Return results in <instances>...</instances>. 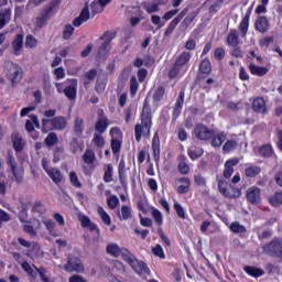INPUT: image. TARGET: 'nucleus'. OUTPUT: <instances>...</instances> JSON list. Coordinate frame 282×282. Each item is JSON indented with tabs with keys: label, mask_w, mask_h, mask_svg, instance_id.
<instances>
[{
	"label": "nucleus",
	"mask_w": 282,
	"mask_h": 282,
	"mask_svg": "<svg viewBox=\"0 0 282 282\" xmlns=\"http://www.w3.org/2000/svg\"><path fill=\"white\" fill-rule=\"evenodd\" d=\"M160 6H162V3L158 1L143 2V8L148 14H155V12H160Z\"/></svg>",
	"instance_id": "25"
},
{
	"label": "nucleus",
	"mask_w": 282,
	"mask_h": 282,
	"mask_svg": "<svg viewBox=\"0 0 282 282\" xmlns=\"http://www.w3.org/2000/svg\"><path fill=\"white\" fill-rule=\"evenodd\" d=\"M230 230L231 232L243 235V232H246V227H243V225H240L239 223H234L230 225Z\"/></svg>",
	"instance_id": "58"
},
{
	"label": "nucleus",
	"mask_w": 282,
	"mask_h": 282,
	"mask_svg": "<svg viewBox=\"0 0 282 282\" xmlns=\"http://www.w3.org/2000/svg\"><path fill=\"white\" fill-rule=\"evenodd\" d=\"M110 50H111V41L104 42L97 53L98 58H105V56L109 54Z\"/></svg>",
	"instance_id": "32"
},
{
	"label": "nucleus",
	"mask_w": 282,
	"mask_h": 282,
	"mask_svg": "<svg viewBox=\"0 0 282 282\" xmlns=\"http://www.w3.org/2000/svg\"><path fill=\"white\" fill-rule=\"evenodd\" d=\"M237 164H239V159L237 158L229 159L225 162V170L223 172V177H225V180H230V177H232V173H235V166H237Z\"/></svg>",
	"instance_id": "12"
},
{
	"label": "nucleus",
	"mask_w": 282,
	"mask_h": 282,
	"mask_svg": "<svg viewBox=\"0 0 282 282\" xmlns=\"http://www.w3.org/2000/svg\"><path fill=\"white\" fill-rule=\"evenodd\" d=\"M138 79L135 78V76H132L130 78V94L131 96H135L138 94Z\"/></svg>",
	"instance_id": "60"
},
{
	"label": "nucleus",
	"mask_w": 282,
	"mask_h": 282,
	"mask_svg": "<svg viewBox=\"0 0 282 282\" xmlns=\"http://www.w3.org/2000/svg\"><path fill=\"white\" fill-rule=\"evenodd\" d=\"M227 45L229 47H237L239 45V31L232 29L227 35Z\"/></svg>",
	"instance_id": "18"
},
{
	"label": "nucleus",
	"mask_w": 282,
	"mask_h": 282,
	"mask_svg": "<svg viewBox=\"0 0 282 282\" xmlns=\"http://www.w3.org/2000/svg\"><path fill=\"white\" fill-rule=\"evenodd\" d=\"M184 96H185L184 90H181L174 107L175 116H180V113H182V107H184Z\"/></svg>",
	"instance_id": "31"
},
{
	"label": "nucleus",
	"mask_w": 282,
	"mask_h": 282,
	"mask_svg": "<svg viewBox=\"0 0 282 282\" xmlns=\"http://www.w3.org/2000/svg\"><path fill=\"white\" fill-rule=\"evenodd\" d=\"M68 177L72 186H74L75 188H83V183H80V180L78 178V174H76V172H69Z\"/></svg>",
	"instance_id": "41"
},
{
	"label": "nucleus",
	"mask_w": 282,
	"mask_h": 282,
	"mask_svg": "<svg viewBox=\"0 0 282 282\" xmlns=\"http://www.w3.org/2000/svg\"><path fill=\"white\" fill-rule=\"evenodd\" d=\"M10 19H12V10L4 9L0 12V30H3L10 23Z\"/></svg>",
	"instance_id": "20"
},
{
	"label": "nucleus",
	"mask_w": 282,
	"mask_h": 282,
	"mask_svg": "<svg viewBox=\"0 0 282 282\" xmlns=\"http://www.w3.org/2000/svg\"><path fill=\"white\" fill-rule=\"evenodd\" d=\"M254 30H257V32H260V34H265V32L270 30V21L268 20V18L263 15L259 17L254 22Z\"/></svg>",
	"instance_id": "13"
},
{
	"label": "nucleus",
	"mask_w": 282,
	"mask_h": 282,
	"mask_svg": "<svg viewBox=\"0 0 282 282\" xmlns=\"http://www.w3.org/2000/svg\"><path fill=\"white\" fill-rule=\"evenodd\" d=\"M111 140H121L122 141V130L118 127H113L110 129Z\"/></svg>",
	"instance_id": "56"
},
{
	"label": "nucleus",
	"mask_w": 282,
	"mask_h": 282,
	"mask_svg": "<svg viewBox=\"0 0 282 282\" xmlns=\"http://www.w3.org/2000/svg\"><path fill=\"white\" fill-rule=\"evenodd\" d=\"M184 17H186V11H182L176 18H174V21L170 22V24L167 25L164 35L171 36V34H173V31L177 28V25H180V22L182 21V19H184Z\"/></svg>",
	"instance_id": "15"
},
{
	"label": "nucleus",
	"mask_w": 282,
	"mask_h": 282,
	"mask_svg": "<svg viewBox=\"0 0 282 282\" xmlns=\"http://www.w3.org/2000/svg\"><path fill=\"white\" fill-rule=\"evenodd\" d=\"M34 269L36 270L39 276H40V281L42 282H56L54 280V278H52V275H50V272L47 271V269L41 267V268H36L34 267Z\"/></svg>",
	"instance_id": "22"
},
{
	"label": "nucleus",
	"mask_w": 282,
	"mask_h": 282,
	"mask_svg": "<svg viewBox=\"0 0 282 282\" xmlns=\"http://www.w3.org/2000/svg\"><path fill=\"white\" fill-rule=\"evenodd\" d=\"M20 204L22 206V210H24V213H28V209L32 205V197H30V196L21 197L20 198Z\"/></svg>",
	"instance_id": "53"
},
{
	"label": "nucleus",
	"mask_w": 282,
	"mask_h": 282,
	"mask_svg": "<svg viewBox=\"0 0 282 282\" xmlns=\"http://www.w3.org/2000/svg\"><path fill=\"white\" fill-rule=\"evenodd\" d=\"M58 143V137L56 135V133L51 132L46 139H45V144L47 147H54V144Z\"/></svg>",
	"instance_id": "55"
},
{
	"label": "nucleus",
	"mask_w": 282,
	"mask_h": 282,
	"mask_svg": "<svg viewBox=\"0 0 282 282\" xmlns=\"http://www.w3.org/2000/svg\"><path fill=\"white\" fill-rule=\"evenodd\" d=\"M253 111H257V113H265L267 107H265V99L258 97L253 100L252 104Z\"/></svg>",
	"instance_id": "24"
},
{
	"label": "nucleus",
	"mask_w": 282,
	"mask_h": 282,
	"mask_svg": "<svg viewBox=\"0 0 282 282\" xmlns=\"http://www.w3.org/2000/svg\"><path fill=\"white\" fill-rule=\"evenodd\" d=\"M7 67H8L7 76L9 80H11L13 85L14 83H19V80H21V77H22L21 67H19V65L14 63H8Z\"/></svg>",
	"instance_id": "10"
},
{
	"label": "nucleus",
	"mask_w": 282,
	"mask_h": 282,
	"mask_svg": "<svg viewBox=\"0 0 282 282\" xmlns=\"http://www.w3.org/2000/svg\"><path fill=\"white\" fill-rule=\"evenodd\" d=\"M46 173L55 184H61V182H63V173L61 170L51 167Z\"/></svg>",
	"instance_id": "19"
},
{
	"label": "nucleus",
	"mask_w": 282,
	"mask_h": 282,
	"mask_svg": "<svg viewBox=\"0 0 282 282\" xmlns=\"http://www.w3.org/2000/svg\"><path fill=\"white\" fill-rule=\"evenodd\" d=\"M22 270H24V272H26V274H29V276H31L32 279H36V272H34V270L32 269V265H30V263L23 262Z\"/></svg>",
	"instance_id": "61"
},
{
	"label": "nucleus",
	"mask_w": 282,
	"mask_h": 282,
	"mask_svg": "<svg viewBox=\"0 0 282 282\" xmlns=\"http://www.w3.org/2000/svg\"><path fill=\"white\" fill-rule=\"evenodd\" d=\"M83 159L86 164H94L96 162V153L93 150H86Z\"/></svg>",
	"instance_id": "43"
},
{
	"label": "nucleus",
	"mask_w": 282,
	"mask_h": 282,
	"mask_svg": "<svg viewBox=\"0 0 282 282\" xmlns=\"http://www.w3.org/2000/svg\"><path fill=\"white\" fill-rule=\"evenodd\" d=\"M178 184L177 193H180V195H185L191 191V178L181 177L178 178Z\"/></svg>",
	"instance_id": "17"
},
{
	"label": "nucleus",
	"mask_w": 282,
	"mask_h": 282,
	"mask_svg": "<svg viewBox=\"0 0 282 282\" xmlns=\"http://www.w3.org/2000/svg\"><path fill=\"white\" fill-rule=\"evenodd\" d=\"M120 149H122V140H111L112 153H120Z\"/></svg>",
	"instance_id": "63"
},
{
	"label": "nucleus",
	"mask_w": 282,
	"mask_h": 282,
	"mask_svg": "<svg viewBox=\"0 0 282 282\" xmlns=\"http://www.w3.org/2000/svg\"><path fill=\"white\" fill-rule=\"evenodd\" d=\"M133 217V214L131 213V207L129 206H122L121 210L119 213V219L122 221H127V219H131Z\"/></svg>",
	"instance_id": "38"
},
{
	"label": "nucleus",
	"mask_w": 282,
	"mask_h": 282,
	"mask_svg": "<svg viewBox=\"0 0 282 282\" xmlns=\"http://www.w3.org/2000/svg\"><path fill=\"white\" fill-rule=\"evenodd\" d=\"M142 118H149L151 120V105L149 104V99L144 100Z\"/></svg>",
	"instance_id": "59"
},
{
	"label": "nucleus",
	"mask_w": 282,
	"mask_h": 282,
	"mask_svg": "<svg viewBox=\"0 0 282 282\" xmlns=\"http://www.w3.org/2000/svg\"><path fill=\"white\" fill-rule=\"evenodd\" d=\"M249 69L251 72V74H253V76H265V74H268V72H270V69H268V67L257 66L254 64H250Z\"/></svg>",
	"instance_id": "29"
},
{
	"label": "nucleus",
	"mask_w": 282,
	"mask_h": 282,
	"mask_svg": "<svg viewBox=\"0 0 282 282\" xmlns=\"http://www.w3.org/2000/svg\"><path fill=\"white\" fill-rule=\"evenodd\" d=\"M91 142L97 147V149H102V147H105V137L100 133H95Z\"/></svg>",
	"instance_id": "44"
},
{
	"label": "nucleus",
	"mask_w": 282,
	"mask_h": 282,
	"mask_svg": "<svg viewBox=\"0 0 282 282\" xmlns=\"http://www.w3.org/2000/svg\"><path fill=\"white\" fill-rule=\"evenodd\" d=\"M108 254H111V257H122L123 261H127L128 264L132 268V270L137 274H151V270L147 264L138 259H135V256L131 253L128 249H120V247L116 243H110L107 247Z\"/></svg>",
	"instance_id": "1"
},
{
	"label": "nucleus",
	"mask_w": 282,
	"mask_h": 282,
	"mask_svg": "<svg viewBox=\"0 0 282 282\" xmlns=\"http://www.w3.org/2000/svg\"><path fill=\"white\" fill-rule=\"evenodd\" d=\"M152 121L150 118H141V123L134 127V138L137 142H140L143 138H149L151 135Z\"/></svg>",
	"instance_id": "4"
},
{
	"label": "nucleus",
	"mask_w": 282,
	"mask_h": 282,
	"mask_svg": "<svg viewBox=\"0 0 282 282\" xmlns=\"http://www.w3.org/2000/svg\"><path fill=\"white\" fill-rule=\"evenodd\" d=\"M226 142V134L219 133L212 139V147L219 148Z\"/></svg>",
	"instance_id": "42"
},
{
	"label": "nucleus",
	"mask_w": 282,
	"mask_h": 282,
	"mask_svg": "<svg viewBox=\"0 0 282 282\" xmlns=\"http://www.w3.org/2000/svg\"><path fill=\"white\" fill-rule=\"evenodd\" d=\"M104 182L109 184L113 182V165L107 164L105 167Z\"/></svg>",
	"instance_id": "35"
},
{
	"label": "nucleus",
	"mask_w": 282,
	"mask_h": 282,
	"mask_svg": "<svg viewBox=\"0 0 282 282\" xmlns=\"http://www.w3.org/2000/svg\"><path fill=\"white\" fill-rule=\"evenodd\" d=\"M84 147L85 145L83 144V142H79L76 138H74L69 143V149L72 153H78V151L83 153Z\"/></svg>",
	"instance_id": "36"
},
{
	"label": "nucleus",
	"mask_w": 282,
	"mask_h": 282,
	"mask_svg": "<svg viewBox=\"0 0 282 282\" xmlns=\"http://www.w3.org/2000/svg\"><path fill=\"white\" fill-rule=\"evenodd\" d=\"M36 45H39V40H36V37H34L33 35H26L25 47L28 50H34V47H36Z\"/></svg>",
	"instance_id": "50"
},
{
	"label": "nucleus",
	"mask_w": 282,
	"mask_h": 282,
	"mask_svg": "<svg viewBox=\"0 0 282 282\" xmlns=\"http://www.w3.org/2000/svg\"><path fill=\"white\" fill-rule=\"evenodd\" d=\"M269 202L271 206H274V208H279V206H282V192H276L273 194L270 198Z\"/></svg>",
	"instance_id": "37"
},
{
	"label": "nucleus",
	"mask_w": 282,
	"mask_h": 282,
	"mask_svg": "<svg viewBox=\"0 0 282 282\" xmlns=\"http://www.w3.org/2000/svg\"><path fill=\"white\" fill-rule=\"evenodd\" d=\"M97 213L102 224H105L106 226H111V216H109V214L105 210V208L98 207Z\"/></svg>",
	"instance_id": "34"
},
{
	"label": "nucleus",
	"mask_w": 282,
	"mask_h": 282,
	"mask_svg": "<svg viewBox=\"0 0 282 282\" xmlns=\"http://www.w3.org/2000/svg\"><path fill=\"white\" fill-rule=\"evenodd\" d=\"M106 88H107V78H98L97 85H96L97 94H102V91H105Z\"/></svg>",
	"instance_id": "57"
},
{
	"label": "nucleus",
	"mask_w": 282,
	"mask_h": 282,
	"mask_svg": "<svg viewBox=\"0 0 282 282\" xmlns=\"http://www.w3.org/2000/svg\"><path fill=\"white\" fill-rule=\"evenodd\" d=\"M243 270L247 274H249V276H254V279H257L259 276H263V274H265V271H263L262 269H259L257 267L246 265L243 268Z\"/></svg>",
	"instance_id": "28"
},
{
	"label": "nucleus",
	"mask_w": 282,
	"mask_h": 282,
	"mask_svg": "<svg viewBox=\"0 0 282 282\" xmlns=\"http://www.w3.org/2000/svg\"><path fill=\"white\" fill-rule=\"evenodd\" d=\"M259 153L262 158H270L272 156V153H274V149H272L271 144H264L260 148Z\"/></svg>",
	"instance_id": "45"
},
{
	"label": "nucleus",
	"mask_w": 282,
	"mask_h": 282,
	"mask_svg": "<svg viewBox=\"0 0 282 282\" xmlns=\"http://www.w3.org/2000/svg\"><path fill=\"white\" fill-rule=\"evenodd\" d=\"M13 149L17 153H21L25 149V140L19 133L12 134Z\"/></svg>",
	"instance_id": "16"
},
{
	"label": "nucleus",
	"mask_w": 282,
	"mask_h": 282,
	"mask_svg": "<svg viewBox=\"0 0 282 282\" xmlns=\"http://www.w3.org/2000/svg\"><path fill=\"white\" fill-rule=\"evenodd\" d=\"M261 173V167L259 166H249L245 170L247 177H257Z\"/></svg>",
	"instance_id": "48"
},
{
	"label": "nucleus",
	"mask_w": 282,
	"mask_h": 282,
	"mask_svg": "<svg viewBox=\"0 0 282 282\" xmlns=\"http://www.w3.org/2000/svg\"><path fill=\"white\" fill-rule=\"evenodd\" d=\"M65 272H77V274H85V264L83 260L72 254H68L67 262L64 267H62Z\"/></svg>",
	"instance_id": "5"
},
{
	"label": "nucleus",
	"mask_w": 282,
	"mask_h": 282,
	"mask_svg": "<svg viewBox=\"0 0 282 282\" xmlns=\"http://www.w3.org/2000/svg\"><path fill=\"white\" fill-rule=\"evenodd\" d=\"M74 129H75L76 135H83V131H85V121L80 118H77L75 120Z\"/></svg>",
	"instance_id": "47"
},
{
	"label": "nucleus",
	"mask_w": 282,
	"mask_h": 282,
	"mask_svg": "<svg viewBox=\"0 0 282 282\" xmlns=\"http://www.w3.org/2000/svg\"><path fill=\"white\" fill-rule=\"evenodd\" d=\"M247 199L250 204H261V189L257 186L249 187L246 192Z\"/></svg>",
	"instance_id": "11"
},
{
	"label": "nucleus",
	"mask_w": 282,
	"mask_h": 282,
	"mask_svg": "<svg viewBox=\"0 0 282 282\" xmlns=\"http://www.w3.org/2000/svg\"><path fill=\"white\" fill-rule=\"evenodd\" d=\"M90 12L93 17H96V14H100L101 12H105V8L102 4L98 1H93L90 3Z\"/></svg>",
	"instance_id": "40"
},
{
	"label": "nucleus",
	"mask_w": 282,
	"mask_h": 282,
	"mask_svg": "<svg viewBox=\"0 0 282 282\" xmlns=\"http://www.w3.org/2000/svg\"><path fill=\"white\" fill-rule=\"evenodd\" d=\"M152 217L159 226H162L164 224V215L159 209H152Z\"/></svg>",
	"instance_id": "51"
},
{
	"label": "nucleus",
	"mask_w": 282,
	"mask_h": 282,
	"mask_svg": "<svg viewBox=\"0 0 282 282\" xmlns=\"http://www.w3.org/2000/svg\"><path fill=\"white\" fill-rule=\"evenodd\" d=\"M65 85L66 86L63 87L61 83L55 84L57 93L64 94L68 100H74L78 91V79H68L65 82Z\"/></svg>",
	"instance_id": "3"
},
{
	"label": "nucleus",
	"mask_w": 282,
	"mask_h": 282,
	"mask_svg": "<svg viewBox=\"0 0 282 282\" xmlns=\"http://www.w3.org/2000/svg\"><path fill=\"white\" fill-rule=\"evenodd\" d=\"M218 191L224 197H228L229 199L241 197V189L228 184L226 181L218 182Z\"/></svg>",
	"instance_id": "6"
},
{
	"label": "nucleus",
	"mask_w": 282,
	"mask_h": 282,
	"mask_svg": "<svg viewBox=\"0 0 282 282\" xmlns=\"http://www.w3.org/2000/svg\"><path fill=\"white\" fill-rule=\"evenodd\" d=\"M79 221L82 224V228H88V230H91V231L98 230V226L94 224L91 219H89V217L86 215H80Z\"/></svg>",
	"instance_id": "23"
},
{
	"label": "nucleus",
	"mask_w": 282,
	"mask_h": 282,
	"mask_svg": "<svg viewBox=\"0 0 282 282\" xmlns=\"http://www.w3.org/2000/svg\"><path fill=\"white\" fill-rule=\"evenodd\" d=\"M107 122V117L99 118L95 124L96 131H98V133H105V131H107V128L109 127V123Z\"/></svg>",
	"instance_id": "30"
},
{
	"label": "nucleus",
	"mask_w": 282,
	"mask_h": 282,
	"mask_svg": "<svg viewBox=\"0 0 282 282\" xmlns=\"http://www.w3.org/2000/svg\"><path fill=\"white\" fill-rule=\"evenodd\" d=\"M215 135V132L206 127L204 123H198L194 127V138L196 140H200L202 142H206L210 140Z\"/></svg>",
	"instance_id": "8"
},
{
	"label": "nucleus",
	"mask_w": 282,
	"mask_h": 282,
	"mask_svg": "<svg viewBox=\"0 0 282 282\" xmlns=\"http://www.w3.org/2000/svg\"><path fill=\"white\" fill-rule=\"evenodd\" d=\"M7 164L8 166H10V171L14 177V182H17V184H23V175H24L23 165L18 164L17 161L14 160V156L12 155H9Z\"/></svg>",
	"instance_id": "7"
},
{
	"label": "nucleus",
	"mask_w": 282,
	"mask_h": 282,
	"mask_svg": "<svg viewBox=\"0 0 282 282\" xmlns=\"http://www.w3.org/2000/svg\"><path fill=\"white\" fill-rule=\"evenodd\" d=\"M47 23V15L46 14H42L39 15L35 19L34 25L36 30H41V28H44V25Z\"/></svg>",
	"instance_id": "52"
},
{
	"label": "nucleus",
	"mask_w": 282,
	"mask_h": 282,
	"mask_svg": "<svg viewBox=\"0 0 282 282\" xmlns=\"http://www.w3.org/2000/svg\"><path fill=\"white\" fill-rule=\"evenodd\" d=\"M199 70L202 72V74H207V75L210 74V72H213V68L210 66V61L204 59L200 63Z\"/></svg>",
	"instance_id": "54"
},
{
	"label": "nucleus",
	"mask_w": 282,
	"mask_h": 282,
	"mask_svg": "<svg viewBox=\"0 0 282 282\" xmlns=\"http://www.w3.org/2000/svg\"><path fill=\"white\" fill-rule=\"evenodd\" d=\"M89 7L86 4L84 7V9L82 10L79 17H77L74 21H73V25L75 28H80V24L83 23H87V21H89Z\"/></svg>",
	"instance_id": "14"
},
{
	"label": "nucleus",
	"mask_w": 282,
	"mask_h": 282,
	"mask_svg": "<svg viewBox=\"0 0 282 282\" xmlns=\"http://www.w3.org/2000/svg\"><path fill=\"white\" fill-rule=\"evenodd\" d=\"M121 186H127V170H118Z\"/></svg>",
	"instance_id": "64"
},
{
	"label": "nucleus",
	"mask_w": 282,
	"mask_h": 282,
	"mask_svg": "<svg viewBox=\"0 0 282 282\" xmlns=\"http://www.w3.org/2000/svg\"><path fill=\"white\" fill-rule=\"evenodd\" d=\"M263 252L270 254V257H278L282 259V243L279 240H273L269 245L263 247Z\"/></svg>",
	"instance_id": "9"
},
{
	"label": "nucleus",
	"mask_w": 282,
	"mask_h": 282,
	"mask_svg": "<svg viewBox=\"0 0 282 282\" xmlns=\"http://www.w3.org/2000/svg\"><path fill=\"white\" fill-rule=\"evenodd\" d=\"M237 147H239V143L235 140H228L226 141V143L223 147V151L225 153H230V151H235V149H237Z\"/></svg>",
	"instance_id": "46"
},
{
	"label": "nucleus",
	"mask_w": 282,
	"mask_h": 282,
	"mask_svg": "<svg viewBox=\"0 0 282 282\" xmlns=\"http://www.w3.org/2000/svg\"><path fill=\"white\" fill-rule=\"evenodd\" d=\"M67 127V120L64 117H55L53 119H42V131L48 133V131H63Z\"/></svg>",
	"instance_id": "2"
},
{
	"label": "nucleus",
	"mask_w": 282,
	"mask_h": 282,
	"mask_svg": "<svg viewBox=\"0 0 282 282\" xmlns=\"http://www.w3.org/2000/svg\"><path fill=\"white\" fill-rule=\"evenodd\" d=\"M204 155V150L202 148H194L188 150V156L191 160H197Z\"/></svg>",
	"instance_id": "49"
},
{
	"label": "nucleus",
	"mask_w": 282,
	"mask_h": 282,
	"mask_svg": "<svg viewBox=\"0 0 282 282\" xmlns=\"http://www.w3.org/2000/svg\"><path fill=\"white\" fill-rule=\"evenodd\" d=\"M164 94H165V89L164 87H159L153 95V100H155V102H160V100H162L164 98Z\"/></svg>",
	"instance_id": "62"
},
{
	"label": "nucleus",
	"mask_w": 282,
	"mask_h": 282,
	"mask_svg": "<svg viewBox=\"0 0 282 282\" xmlns=\"http://www.w3.org/2000/svg\"><path fill=\"white\" fill-rule=\"evenodd\" d=\"M12 48L15 56H20L21 52H23V35H17V37L12 42Z\"/></svg>",
	"instance_id": "21"
},
{
	"label": "nucleus",
	"mask_w": 282,
	"mask_h": 282,
	"mask_svg": "<svg viewBox=\"0 0 282 282\" xmlns=\"http://www.w3.org/2000/svg\"><path fill=\"white\" fill-rule=\"evenodd\" d=\"M191 61V53L183 52L176 59L175 64L178 65V67H184V65L188 64Z\"/></svg>",
	"instance_id": "39"
},
{
	"label": "nucleus",
	"mask_w": 282,
	"mask_h": 282,
	"mask_svg": "<svg viewBox=\"0 0 282 282\" xmlns=\"http://www.w3.org/2000/svg\"><path fill=\"white\" fill-rule=\"evenodd\" d=\"M48 235H52V237H58V234L56 232V223L52 219H46L43 221Z\"/></svg>",
	"instance_id": "33"
},
{
	"label": "nucleus",
	"mask_w": 282,
	"mask_h": 282,
	"mask_svg": "<svg viewBox=\"0 0 282 282\" xmlns=\"http://www.w3.org/2000/svg\"><path fill=\"white\" fill-rule=\"evenodd\" d=\"M34 127L41 129V122H39V117H36V115H31L30 119L25 122V129L26 131H34Z\"/></svg>",
	"instance_id": "26"
},
{
	"label": "nucleus",
	"mask_w": 282,
	"mask_h": 282,
	"mask_svg": "<svg viewBox=\"0 0 282 282\" xmlns=\"http://www.w3.org/2000/svg\"><path fill=\"white\" fill-rule=\"evenodd\" d=\"M250 26V15L247 14L242 18L238 30L241 32L242 34V39H246V36L248 35V28Z\"/></svg>",
	"instance_id": "27"
}]
</instances>
